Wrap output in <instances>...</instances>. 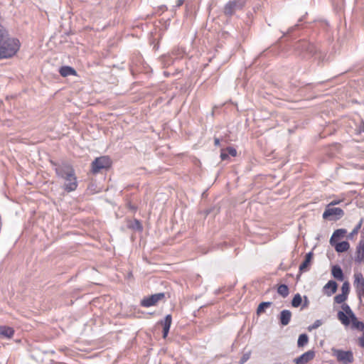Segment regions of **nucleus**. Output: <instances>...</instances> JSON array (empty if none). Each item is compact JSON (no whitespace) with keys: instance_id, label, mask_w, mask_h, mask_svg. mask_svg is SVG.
I'll list each match as a JSON object with an SVG mask.
<instances>
[{"instance_id":"20e7f679","label":"nucleus","mask_w":364,"mask_h":364,"mask_svg":"<svg viewBox=\"0 0 364 364\" xmlns=\"http://www.w3.org/2000/svg\"><path fill=\"white\" fill-rule=\"evenodd\" d=\"M165 294L164 293L152 294L144 298L141 301V305L144 307H150L157 304L160 301L163 300Z\"/></svg>"},{"instance_id":"c9c22d12","label":"nucleus","mask_w":364,"mask_h":364,"mask_svg":"<svg viewBox=\"0 0 364 364\" xmlns=\"http://www.w3.org/2000/svg\"><path fill=\"white\" fill-rule=\"evenodd\" d=\"M304 299H305V303L304 304V306H306L308 304V299H307V297L306 296H304Z\"/></svg>"},{"instance_id":"ddd939ff","label":"nucleus","mask_w":364,"mask_h":364,"mask_svg":"<svg viewBox=\"0 0 364 364\" xmlns=\"http://www.w3.org/2000/svg\"><path fill=\"white\" fill-rule=\"evenodd\" d=\"M14 334V330L9 326H0V337L11 338Z\"/></svg>"},{"instance_id":"aec40b11","label":"nucleus","mask_w":364,"mask_h":364,"mask_svg":"<svg viewBox=\"0 0 364 364\" xmlns=\"http://www.w3.org/2000/svg\"><path fill=\"white\" fill-rule=\"evenodd\" d=\"M338 318L345 326H348L350 324V318L347 314H346L343 311H338Z\"/></svg>"},{"instance_id":"e433bc0d","label":"nucleus","mask_w":364,"mask_h":364,"mask_svg":"<svg viewBox=\"0 0 364 364\" xmlns=\"http://www.w3.org/2000/svg\"><path fill=\"white\" fill-rule=\"evenodd\" d=\"M338 201H333V202H331V203L329 204V205H336V204H338Z\"/></svg>"},{"instance_id":"9d476101","label":"nucleus","mask_w":364,"mask_h":364,"mask_svg":"<svg viewBox=\"0 0 364 364\" xmlns=\"http://www.w3.org/2000/svg\"><path fill=\"white\" fill-rule=\"evenodd\" d=\"M312 259L313 253L311 252L306 255L304 261L299 266V272L301 273L307 272L309 269Z\"/></svg>"},{"instance_id":"6ab92c4d","label":"nucleus","mask_w":364,"mask_h":364,"mask_svg":"<svg viewBox=\"0 0 364 364\" xmlns=\"http://www.w3.org/2000/svg\"><path fill=\"white\" fill-rule=\"evenodd\" d=\"M59 72L60 75L63 77H66L71 75H75V70L69 66H63L60 68Z\"/></svg>"},{"instance_id":"7ed1b4c3","label":"nucleus","mask_w":364,"mask_h":364,"mask_svg":"<svg viewBox=\"0 0 364 364\" xmlns=\"http://www.w3.org/2000/svg\"><path fill=\"white\" fill-rule=\"evenodd\" d=\"M111 166V160L108 156H100L92 163V171L94 173L100 172L102 169L108 168Z\"/></svg>"},{"instance_id":"72a5a7b5","label":"nucleus","mask_w":364,"mask_h":364,"mask_svg":"<svg viewBox=\"0 0 364 364\" xmlns=\"http://www.w3.org/2000/svg\"><path fill=\"white\" fill-rule=\"evenodd\" d=\"M183 3V0H178L176 2V6L179 7L181 6Z\"/></svg>"},{"instance_id":"cd10ccee","label":"nucleus","mask_w":364,"mask_h":364,"mask_svg":"<svg viewBox=\"0 0 364 364\" xmlns=\"http://www.w3.org/2000/svg\"><path fill=\"white\" fill-rule=\"evenodd\" d=\"M6 38H8V32L1 25H0V42L4 41Z\"/></svg>"},{"instance_id":"4be33fe9","label":"nucleus","mask_w":364,"mask_h":364,"mask_svg":"<svg viewBox=\"0 0 364 364\" xmlns=\"http://www.w3.org/2000/svg\"><path fill=\"white\" fill-rule=\"evenodd\" d=\"M309 342V337L306 334L303 333L301 334L299 336L298 341H297V346L298 347H303L305 345H306Z\"/></svg>"},{"instance_id":"a878e982","label":"nucleus","mask_w":364,"mask_h":364,"mask_svg":"<svg viewBox=\"0 0 364 364\" xmlns=\"http://www.w3.org/2000/svg\"><path fill=\"white\" fill-rule=\"evenodd\" d=\"M342 309H343V311L346 314H347L350 318H351L353 316H355L354 313L353 312V311L351 310V309L350 308V306L347 304H343L342 305Z\"/></svg>"},{"instance_id":"4468645a","label":"nucleus","mask_w":364,"mask_h":364,"mask_svg":"<svg viewBox=\"0 0 364 364\" xmlns=\"http://www.w3.org/2000/svg\"><path fill=\"white\" fill-rule=\"evenodd\" d=\"M338 285L335 281L330 280L323 287L326 290V294L331 296L334 294L337 290Z\"/></svg>"},{"instance_id":"bb28decb","label":"nucleus","mask_w":364,"mask_h":364,"mask_svg":"<svg viewBox=\"0 0 364 364\" xmlns=\"http://www.w3.org/2000/svg\"><path fill=\"white\" fill-rule=\"evenodd\" d=\"M347 298H348V296L341 293L340 294L336 295L334 297V301L337 304H342L347 299Z\"/></svg>"},{"instance_id":"f03ea898","label":"nucleus","mask_w":364,"mask_h":364,"mask_svg":"<svg viewBox=\"0 0 364 364\" xmlns=\"http://www.w3.org/2000/svg\"><path fill=\"white\" fill-rule=\"evenodd\" d=\"M21 43L17 38H8L0 45V59H7L14 57L19 50Z\"/></svg>"},{"instance_id":"c756f323","label":"nucleus","mask_w":364,"mask_h":364,"mask_svg":"<svg viewBox=\"0 0 364 364\" xmlns=\"http://www.w3.org/2000/svg\"><path fill=\"white\" fill-rule=\"evenodd\" d=\"M321 325H322V321L321 320H316L314 321V323L312 325H311L308 327V330L309 331H311L318 328Z\"/></svg>"},{"instance_id":"5701e85b","label":"nucleus","mask_w":364,"mask_h":364,"mask_svg":"<svg viewBox=\"0 0 364 364\" xmlns=\"http://www.w3.org/2000/svg\"><path fill=\"white\" fill-rule=\"evenodd\" d=\"M277 292L279 294H280L283 297H286L289 294V288L285 284H281L279 286V287L277 289Z\"/></svg>"},{"instance_id":"9b49d317","label":"nucleus","mask_w":364,"mask_h":364,"mask_svg":"<svg viewBox=\"0 0 364 364\" xmlns=\"http://www.w3.org/2000/svg\"><path fill=\"white\" fill-rule=\"evenodd\" d=\"M172 322L171 316L170 314L166 315L164 320L161 323L163 326V338H166L168 336L171 325Z\"/></svg>"},{"instance_id":"393cba45","label":"nucleus","mask_w":364,"mask_h":364,"mask_svg":"<svg viewBox=\"0 0 364 364\" xmlns=\"http://www.w3.org/2000/svg\"><path fill=\"white\" fill-rule=\"evenodd\" d=\"M271 302H262L257 307V313L260 314L264 311V310L271 306Z\"/></svg>"},{"instance_id":"b1692460","label":"nucleus","mask_w":364,"mask_h":364,"mask_svg":"<svg viewBox=\"0 0 364 364\" xmlns=\"http://www.w3.org/2000/svg\"><path fill=\"white\" fill-rule=\"evenodd\" d=\"M301 302L302 299L301 295L299 294H296L291 301V305L294 307H299L301 305Z\"/></svg>"},{"instance_id":"4c0bfd02","label":"nucleus","mask_w":364,"mask_h":364,"mask_svg":"<svg viewBox=\"0 0 364 364\" xmlns=\"http://www.w3.org/2000/svg\"><path fill=\"white\" fill-rule=\"evenodd\" d=\"M361 131L364 132V122H363L362 127H360Z\"/></svg>"},{"instance_id":"f8f14e48","label":"nucleus","mask_w":364,"mask_h":364,"mask_svg":"<svg viewBox=\"0 0 364 364\" xmlns=\"http://www.w3.org/2000/svg\"><path fill=\"white\" fill-rule=\"evenodd\" d=\"M291 317V313L289 310H283L280 313L279 320L282 326H287L289 323Z\"/></svg>"},{"instance_id":"0eeeda50","label":"nucleus","mask_w":364,"mask_h":364,"mask_svg":"<svg viewBox=\"0 0 364 364\" xmlns=\"http://www.w3.org/2000/svg\"><path fill=\"white\" fill-rule=\"evenodd\" d=\"M333 355L338 361L344 364H349L353 361V356L351 351H343L341 350H333Z\"/></svg>"},{"instance_id":"a211bd4d","label":"nucleus","mask_w":364,"mask_h":364,"mask_svg":"<svg viewBox=\"0 0 364 364\" xmlns=\"http://www.w3.org/2000/svg\"><path fill=\"white\" fill-rule=\"evenodd\" d=\"M358 262H364V240H360L357 247V258Z\"/></svg>"},{"instance_id":"473e14b6","label":"nucleus","mask_w":364,"mask_h":364,"mask_svg":"<svg viewBox=\"0 0 364 364\" xmlns=\"http://www.w3.org/2000/svg\"><path fill=\"white\" fill-rule=\"evenodd\" d=\"M220 158L222 160H225L228 158V154L226 150H223L220 154Z\"/></svg>"},{"instance_id":"2eb2a0df","label":"nucleus","mask_w":364,"mask_h":364,"mask_svg":"<svg viewBox=\"0 0 364 364\" xmlns=\"http://www.w3.org/2000/svg\"><path fill=\"white\" fill-rule=\"evenodd\" d=\"M346 233V230L344 229H338L334 231L333 233L331 239H330V244L331 245H334V242H336V240L338 239L344 237L345 234Z\"/></svg>"},{"instance_id":"7c9ffc66","label":"nucleus","mask_w":364,"mask_h":364,"mask_svg":"<svg viewBox=\"0 0 364 364\" xmlns=\"http://www.w3.org/2000/svg\"><path fill=\"white\" fill-rule=\"evenodd\" d=\"M250 358V351L244 353L240 360V364L245 363L246 361H247L249 360Z\"/></svg>"},{"instance_id":"c85d7f7f","label":"nucleus","mask_w":364,"mask_h":364,"mask_svg":"<svg viewBox=\"0 0 364 364\" xmlns=\"http://www.w3.org/2000/svg\"><path fill=\"white\" fill-rule=\"evenodd\" d=\"M342 294L348 296L350 291V285L348 282H345L341 287Z\"/></svg>"},{"instance_id":"f3484780","label":"nucleus","mask_w":364,"mask_h":364,"mask_svg":"<svg viewBox=\"0 0 364 364\" xmlns=\"http://www.w3.org/2000/svg\"><path fill=\"white\" fill-rule=\"evenodd\" d=\"M333 246L335 247V250L338 252H344L347 251L350 247V245L347 241H343L338 243L335 242Z\"/></svg>"},{"instance_id":"6e6552de","label":"nucleus","mask_w":364,"mask_h":364,"mask_svg":"<svg viewBox=\"0 0 364 364\" xmlns=\"http://www.w3.org/2000/svg\"><path fill=\"white\" fill-rule=\"evenodd\" d=\"M243 5V0H231L225 6V14L230 16L232 15L236 10L241 9Z\"/></svg>"},{"instance_id":"58836bf2","label":"nucleus","mask_w":364,"mask_h":364,"mask_svg":"<svg viewBox=\"0 0 364 364\" xmlns=\"http://www.w3.org/2000/svg\"><path fill=\"white\" fill-rule=\"evenodd\" d=\"M356 232H357V230H354L353 233H356Z\"/></svg>"},{"instance_id":"423d86ee","label":"nucleus","mask_w":364,"mask_h":364,"mask_svg":"<svg viewBox=\"0 0 364 364\" xmlns=\"http://www.w3.org/2000/svg\"><path fill=\"white\" fill-rule=\"evenodd\" d=\"M344 215L343 210L340 208L328 207L323 213L324 219L338 220Z\"/></svg>"},{"instance_id":"f257e3e1","label":"nucleus","mask_w":364,"mask_h":364,"mask_svg":"<svg viewBox=\"0 0 364 364\" xmlns=\"http://www.w3.org/2000/svg\"><path fill=\"white\" fill-rule=\"evenodd\" d=\"M58 177L63 180V188L68 192L75 191L77 187V177L73 168L69 164H61L55 168Z\"/></svg>"},{"instance_id":"2f4dec72","label":"nucleus","mask_w":364,"mask_h":364,"mask_svg":"<svg viewBox=\"0 0 364 364\" xmlns=\"http://www.w3.org/2000/svg\"><path fill=\"white\" fill-rule=\"evenodd\" d=\"M226 151L228 152V154L232 156H235L237 155L236 149L232 147H228Z\"/></svg>"},{"instance_id":"39448f33","label":"nucleus","mask_w":364,"mask_h":364,"mask_svg":"<svg viewBox=\"0 0 364 364\" xmlns=\"http://www.w3.org/2000/svg\"><path fill=\"white\" fill-rule=\"evenodd\" d=\"M354 286L360 300L364 297V278L361 273L354 274Z\"/></svg>"},{"instance_id":"f704fd0d","label":"nucleus","mask_w":364,"mask_h":364,"mask_svg":"<svg viewBox=\"0 0 364 364\" xmlns=\"http://www.w3.org/2000/svg\"><path fill=\"white\" fill-rule=\"evenodd\" d=\"M214 143H215V146H219L220 145V140H219V139L215 138Z\"/></svg>"},{"instance_id":"1a4fd4ad","label":"nucleus","mask_w":364,"mask_h":364,"mask_svg":"<svg viewBox=\"0 0 364 364\" xmlns=\"http://www.w3.org/2000/svg\"><path fill=\"white\" fill-rule=\"evenodd\" d=\"M315 357V352L312 350H308L299 357L295 358L294 362L296 364H306Z\"/></svg>"},{"instance_id":"dca6fc26","label":"nucleus","mask_w":364,"mask_h":364,"mask_svg":"<svg viewBox=\"0 0 364 364\" xmlns=\"http://www.w3.org/2000/svg\"><path fill=\"white\" fill-rule=\"evenodd\" d=\"M333 277L338 281L343 280V274L341 268L338 265H334L331 269Z\"/></svg>"},{"instance_id":"412c9836","label":"nucleus","mask_w":364,"mask_h":364,"mask_svg":"<svg viewBox=\"0 0 364 364\" xmlns=\"http://www.w3.org/2000/svg\"><path fill=\"white\" fill-rule=\"evenodd\" d=\"M351 322H352V327L353 328H356L360 331H364V323L361 321H358L355 316H353L350 318Z\"/></svg>"}]
</instances>
